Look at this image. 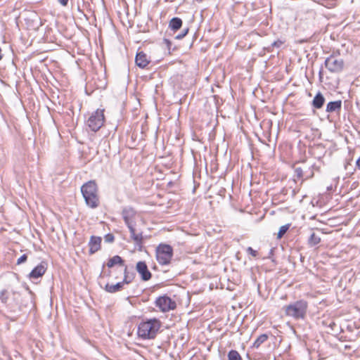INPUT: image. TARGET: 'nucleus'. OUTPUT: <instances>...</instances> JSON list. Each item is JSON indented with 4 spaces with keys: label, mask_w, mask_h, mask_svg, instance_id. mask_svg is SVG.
Here are the masks:
<instances>
[{
    "label": "nucleus",
    "mask_w": 360,
    "mask_h": 360,
    "mask_svg": "<svg viewBox=\"0 0 360 360\" xmlns=\"http://www.w3.org/2000/svg\"><path fill=\"white\" fill-rule=\"evenodd\" d=\"M161 327V322L157 319H148L140 323L138 327V335L142 339H153Z\"/></svg>",
    "instance_id": "obj_1"
},
{
    "label": "nucleus",
    "mask_w": 360,
    "mask_h": 360,
    "mask_svg": "<svg viewBox=\"0 0 360 360\" xmlns=\"http://www.w3.org/2000/svg\"><path fill=\"white\" fill-rule=\"evenodd\" d=\"M81 192L86 204L91 208H96L99 205L97 185L94 181H89L81 187Z\"/></svg>",
    "instance_id": "obj_2"
},
{
    "label": "nucleus",
    "mask_w": 360,
    "mask_h": 360,
    "mask_svg": "<svg viewBox=\"0 0 360 360\" xmlns=\"http://www.w3.org/2000/svg\"><path fill=\"white\" fill-rule=\"evenodd\" d=\"M308 303L304 300H300L283 307L285 314L295 320L304 319L307 316Z\"/></svg>",
    "instance_id": "obj_3"
},
{
    "label": "nucleus",
    "mask_w": 360,
    "mask_h": 360,
    "mask_svg": "<svg viewBox=\"0 0 360 360\" xmlns=\"http://www.w3.org/2000/svg\"><path fill=\"white\" fill-rule=\"evenodd\" d=\"M325 67L331 73H340L345 68V61L340 53H333L325 60Z\"/></svg>",
    "instance_id": "obj_4"
},
{
    "label": "nucleus",
    "mask_w": 360,
    "mask_h": 360,
    "mask_svg": "<svg viewBox=\"0 0 360 360\" xmlns=\"http://www.w3.org/2000/svg\"><path fill=\"white\" fill-rule=\"evenodd\" d=\"M173 257V249L171 245L160 244L156 248V259L160 265L170 264Z\"/></svg>",
    "instance_id": "obj_5"
},
{
    "label": "nucleus",
    "mask_w": 360,
    "mask_h": 360,
    "mask_svg": "<svg viewBox=\"0 0 360 360\" xmlns=\"http://www.w3.org/2000/svg\"><path fill=\"white\" fill-rule=\"evenodd\" d=\"M104 121V110L97 109L89 117L86 123L90 129L96 132L101 128L103 125Z\"/></svg>",
    "instance_id": "obj_6"
},
{
    "label": "nucleus",
    "mask_w": 360,
    "mask_h": 360,
    "mask_svg": "<svg viewBox=\"0 0 360 360\" xmlns=\"http://www.w3.org/2000/svg\"><path fill=\"white\" fill-rule=\"evenodd\" d=\"M155 303V306L162 312H167L170 310H174L176 307V302L167 295L158 297Z\"/></svg>",
    "instance_id": "obj_7"
},
{
    "label": "nucleus",
    "mask_w": 360,
    "mask_h": 360,
    "mask_svg": "<svg viewBox=\"0 0 360 360\" xmlns=\"http://www.w3.org/2000/svg\"><path fill=\"white\" fill-rule=\"evenodd\" d=\"M122 216L127 227L136 225V212L131 207H124L122 211Z\"/></svg>",
    "instance_id": "obj_8"
},
{
    "label": "nucleus",
    "mask_w": 360,
    "mask_h": 360,
    "mask_svg": "<svg viewBox=\"0 0 360 360\" xmlns=\"http://www.w3.org/2000/svg\"><path fill=\"white\" fill-rule=\"evenodd\" d=\"M136 270L140 274L141 278L143 281H149L152 277V274L145 262H138L136 266Z\"/></svg>",
    "instance_id": "obj_9"
},
{
    "label": "nucleus",
    "mask_w": 360,
    "mask_h": 360,
    "mask_svg": "<svg viewBox=\"0 0 360 360\" xmlns=\"http://www.w3.org/2000/svg\"><path fill=\"white\" fill-rule=\"evenodd\" d=\"M47 263L45 261L41 262L36 267H34L29 274L30 279H36L41 277L47 269Z\"/></svg>",
    "instance_id": "obj_10"
},
{
    "label": "nucleus",
    "mask_w": 360,
    "mask_h": 360,
    "mask_svg": "<svg viewBox=\"0 0 360 360\" xmlns=\"http://www.w3.org/2000/svg\"><path fill=\"white\" fill-rule=\"evenodd\" d=\"M129 232H130V238L134 242V243L138 246L141 248L143 243V233L141 231L136 232V230L135 229V226H129L128 227Z\"/></svg>",
    "instance_id": "obj_11"
},
{
    "label": "nucleus",
    "mask_w": 360,
    "mask_h": 360,
    "mask_svg": "<svg viewBox=\"0 0 360 360\" xmlns=\"http://www.w3.org/2000/svg\"><path fill=\"white\" fill-rule=\"evenodd\" d=\"M304 169H307V164L305 162H303L302 166H296L294 167L293 181L295 182L300 181L301 184H302L307 180L305 179Z\"/></svg>",
    "instance_id": "obj_12"
},
{
    "label": "nucleus",
    "mask_w": 360,
    "mask_h": 360,
    "mask_svg": "<svg viewBox=\"0 0 360 360\" xmlns=\"http://www.w3.org/2000/svg\"><path fill=\"white\" fill-rule=\"evenodd\" d=\"M101 237L92 236L89 242V254L93 255L101 249Z\"/></svg>",
    "instance_id": "obj_13"
},
{
    "label": "nucleus",
    "mask_w": 360,
    "mask_h": 360,
    "mask_svg": "<svg viewBox=\"0 0 360 360\" xmlns=\"http://www.w3.org/2000/svg\"><path fill=\"white\" fill-rule=\"evenodd\" d=\"M135 63L139 68H144L149 64L150 60L148 59L146 54L141 51L136 53Z\"/></svg>",
    "instance_id": "obj_14"
},
{
    "label": "nucleus",
    "mask_w": 360,
    "mask_h": 360,
    "mask_svg": "<svg viewBox=\"0 0 360 360\" xmlns=\"http://www.w3.org/2000/svg\"><path fill=\"white\" fill-rule=\"evenodd\" d=\"M342 108V101L340 100L330 101L326 105V111L327 112H340Z\"/></svg>",
    "instance_id": "obj_15"
},
{
    "label": "nucleus",
    "mask_w": 360,
    "mask_h": 360,
    "mask_svg": "<svg viewBox=\"0 0 360 360\" xmlns=\"http://www.w3.org/2000/svg\"><path fill=\"white\" fill-rule=\"evenodd\" d=\"M325 103V98L323 96V94L321 92H319L316 94L314 96L313 101H312V106L315 109H320L321 108Z\"/></svg>",
    "instance_id": "obj_16"
},
{
    "label": "nucleus",
    "mask_w": 360,
    "mask_h": 360,
    "mask_svg": "<svg viewBox=\"0 0 360 360\" xmlns=\"http://www.w3.org/2000/svg\"><path fill=\"white\" fill-rule=\"evenodd\" d=\"M124 283L121 281L116 284L107 283L105 286V290L110 293H115L122 290Z\"/></svg>",
    "instance_id": "obj_17"
},
{
    "label": "nucleus",
    "mask_w": 360,
    "mask_h": 360,
    "mask_svg": "<svg viewBox=\"0 0 360 360\" xmlns=\"http://www.w3.org/2000/svg\"><path fill=\"white\" fill-rule=\"evenodd\" d=\"M116 264H118L121 266H124L125 265L124 260L119 255H115L112 258L109 259L107 263V266L108 268H112Z\"/></svg>",
    "instance_id": "obj_18"
},
{
    "label": "nucleus",
    "mask_w": 360,
    "mask_h": 360,
    "mask_svg": "<svg viewBox=\"0 0 360 360\" xmlns=\"http://www.w3.org/2000/svg\"><path fill=\"white\" fill-rule=\"evenodd\" d=\"M182 20L178 17H174L172 18L169 22V27L176 32L179 30L182 27Z\"/></svg>",
    "instance_id": "obj_19"
},
{
    "label": "nucleus",
    "mask_w": 360,
    "mask_h": 360,
    "mask_svg": "<svg viewBox=\"0 0 360 360\" xmlns=\"http://www.w3.org/2000/svg\"><path fill=\"white\" fill-rule=\"evenodd\" d=\"M124 278L122 282L124 284L131 283L135 278V274L134 272H129L126 265L124 266Z\"/></svg>",
    "instance_id": "obj_20"
},
{
    "label": "nucleus",
    "mask_w": 360,
    "mask_h": 360,
    "mask_svg": "<svg viewBox=\"0 0 360 360\" xmlns=\"http://www.w3.org/2000/svg\"><path fill=\"white\" fill-rule=\"evenodd\" d=\"M321 242V237L317 235L316 233L313 232L311 233L310 236L308 238V245L309 247H314Z\"/></svg>",
    "instance_id": "obj_21"
},
{
    "label": "nucleus",
    "mask_w": 360,
    "mask_h": 360,
    "mask_svg": "<svg viewBox=\"0 0 360 360\" xmlns=\"http://www.w3.org/2000/svg\"><path fill=\"white\" fill-rule=\"evenodd\" d=\"M269 338L268 335L262 334L260 335L253 342L252 347L253 348H259L262 344L265 342Z\"/></svg>",
    "instance_id": "obj_22"
},
{
    "label": "nucleus",
    "mask_w": 360,
    "mask_h": 360,
    "mask_svg": "<svg viewBox=\"0 0 360 360\" xmlns=\"http://www.w3.org/2000/svg\"><path fill=\"white\" fill-rule=\"evenodd\" d=\"M228 360H243L237 350L231 349L227 354Z\"/></svg>",
    "instance_id": "obj_23"
},
{
    "label": "nucleus",
    "mask_w": 360,
    "mask_h": 360,
    "mask_svg": "<svg viewBox=\"0 0 360 360\" xmlns=\"http://www.w3.org/2000/svg\"><path fill=\"white\" fill-rule=\"evenodd\" d=\"M290 226V224H287L283 226H281L279 229L278 233H277V238L278 239L281 238L285 234V233L288 231Z\"/></svg>",
    "instance_id": "obj_24"
},
{
    "label": "nucleus",
    "mask_w": 360,
    "mask_h": 360,
    "mask_svg": "<svg viewBox=\"0 0 360 360\" xmlns=\"http://www.w3.org/2000/svg\"><path fill=\"white\" fill-rule=\"evenodd\" d=\"M304 174L305 176V179H309L314 177V173L313 169L309 167L308 164H307V169H304Z\"/></svg>",
    "instance_id": "obj_25"
},
{
    "label": "nucleus",
    "mask_w": 360,
    "mask_h": 360,
    "mask_svg": "<svg viewBox=\"0 0 360 360\" xmlns=\"http://www.w3.org/2000/svg\"><path fill=\"white\" fill-rule=\"evenodd\" d=\"M9 298L8 292L6 290L0 292V300L2 303L6 304Z\"/></svg>",
    "instance_id": "obj_26"
},
{
    "label": "nucleus",
    "mask_w": 360,
    "mask_h": 360,
    "mask_svg": "<svg viewBox=\"0 0 360 360\" xmlns=\"http://www.w3.org/2000/svg\"><path fill=\"white\" fill-rule=\"evenodd\" d=\"M285 43V41L283 40H281V39H278L275 41H274L271 46L268 48V51H273V48H280L283 44Z\"/></svg>",
    "instance_id": "obj_27"
},
{
    "label": "nucleus",
    "mask_w": 360,
    "mask_h": 360,
    "mask_svg": "<svg viewBox=\"0 0 360 360\" xmlns=\"http://www.w3.org/2000/svg\"><path fill=\"white\" fill-rule=\"evenodd\" d=\"M188 31H189V28L188 27L184 28L182 32H181V33H180L178 35H176L175 37V38L176 39H183L188 34Z\"/></svg>",
    "instance_id": "obj_28"
},
{
    "label": "nucleus",
    "mask_w": 360,
    "mask_h": 360,
    "mask_svg": "<svg viewBox=\"0 0 360 360\" xmlns=\"http://www.w3.org/2000/svg\"><path fill=\"white\" fill-rule=\"evenodd\" d=\"M104 240L106 243H112L115 240V236L112 233H108L104 236Z\"/></svg>",
    "instance_id": "obj_29"
},
{
    "label": "nucleus",
    "mask_w": 360,
    "mask_h": 360,
    "mask_svg": "<svg viewBox=\"0 0 360 360\" xmlns=\"http://www.w3.org/2000/svg\"><path fill=\"white\" fill-rule=\"evenodd\" d=\"M27 256L26 254H24L22 255V256H20L18 260H17V264H20L22 263H24L27 261Z\"/></svg>",
    "instance_id": "obj_30"
},
{
    "label": "nucleus",
    "mask_w": 360,
    "mask_h": 360,
    "mask_svg": "<svg viewBox=\"0 0 360 360\" xmlns=\"http://www.w3.org/2000/svg\"><path fill=\"white\" fill-rule=\"evenodd\" d=\"M247 252L251 255L252 257H256L257 255V252L253 250L251 247H248L247 248Z\"/></svg>",
    "instance_id": "obj_31"
},
{
    "label": "nucleus",
    "mask_w": 360,
    "mask_h": 360,
    "mask_svg": "<svg viewBox=\"0 0 360 360\" xmlns=\"http://www.w3.org/2000/svg\"><path fill=\"white\" fill-rule=\"evenodd\" d=\"M163 43L167 46V49L170 50V46L172 45V42L168 39H164Z\"/></svg>",
    "instance_id": "obj_32"
},
{
    "label": "nucleus",
    "mask_w": 360,
    "mask_h": 360,
    "mask_svg": "<svg viewBox=\"0 0 360 360\" xmlns=\"http://www.w3.org/2000/svg\"><path fill=\"white\" fill-rule=\"evenodd\" d=\"M57 1L62 6H66L68 4L69 0H57Z\"/></svg>",
    "instance_id": "obj_33"
},
{
    "label": "nucleus",
    "mask_w": 360,
    "mask_h": 360,
    "mask_svg": "<svg viewBox=\"0 0 360 360\" xmlns=\"http://www.w3.org/2000/svg\"><path fill=\"white\" fill-rule=\"evenodd\" d=\"M309 167L313 169V172H314V171H319V167L317 166L316 164H311V165H309Z\"/></svg>",
    "instance_id": "obj_34"
},
{
    "label": "nucleus",
    "mask_w": 360,
    "mask_h": 360,
    "mask_svg": "<svg viewBox=\"0 0 360 360\" xmlns=\"http://www.w3.org/2000/svg\"><path fill=\"white\" fill-rule=\"evenodd\" d=\"M356 167L360 169V157L356 161Z\"/></svg>",
    "instance_id": "obj_35"
},
{
    "label": "nucleus",
    "mask_w": 360,
    "mask_h": 360,
    "mask_svg": "<svg viewBox=\"0 0 360 360\" xmlns=\"http://www.w3.org/2000/svg\"><path fill=\"white\" fill-rule=\"evenodd\" d=\"M3 55L1 53V49L0 48V60L2 59Z\"/></svg>",
    "instance_id": "obj_36"
},
{
    "label": "nucleus",
    "mask_w": 360,
    "mask_h": 360,
    "mask_svg": "<svg viewBox=\"0 0 360 360\" xmlns=\"http://www.w3.org/2000/svg\"><path fill=\"white\" fill-rule=\"evenodd\" d=\"M77 9H78V11H79L82 12V11H81V9H80L79 6H78Z\"/></svg>",
    "instance_id": "obj_37"
}]
</instances>
